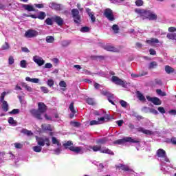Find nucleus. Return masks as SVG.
Segmentation results:
<instances>
[{
	"label": "nucleus",
	"mask_w": 176,
	"mask_h": 176,
	"mask_svg": "<svg viewBox=\"0 0 176 176\" xmlns=\"http://www.w3.org/2000/svg\"><path fill=\"white\" fill-rule=\"evenodd\" d=\"M59 86L60 87H67V82H65V81L64 80H61L60 82H59Z\"/></svg>",
	"instance_id": "obj_50"
},
{
	"label": "nucleus",
	"mask_w": 176,
	"mask_h": 176,
	"mask_svg": "<svg viewBox=\"0 0 176 176\" xmlns=\"http://www.w3.org/2000/svg\"><path fill=\"white\" fill-rule=\"evenodd\" d=\"M126 142H140V141H138V140H135L133 139L132 138L130 137H125L122 139H119L118 140H116L114 142V144H118V145H123L124 144H126Z\"/></svg>",
	"instance_id": "obj_7"
},
{
	"label": "nucleus",
	"mask_w": 176,
	"mask_h": 176,
	"mask_svg": "<svg viewBox=\"0 0 176 176\" xmlns=\"http://www.w3.org/2000/svg\"><path fill=\"white\" fill-rule=\"evenodd\" d=\"M137 94H138V98L140 101H146V99L145 98V96H144V95H142V94H141V92L138 91Z\"/></svg>",
	"instance_id": "obj_34"
},
{
	"label": "nucleus",
	"mask_w": 176,
	"mask_h": 176,
	"mask_svg": "<svg viewBox=\"0 0 176 176\" xmlns=\"http://www.w3.org/2000/svg\"><path fill=\"white\" fill-rule=\"evenodd\" d=\"M41 91H43V93H45V94L49 93V89L46 87H41Z\"/></svg>",
	"instance_id": "obj_54"
},
{
	"label": "nucleus",
	"mask_w": 176,
	"mask_h": 176,
	"mask_svg": "<svg viewBox=\"0 0 176 176\" xmlns=\"http://www.w3.org/2000/svg\"><path fill=\"white\" fill-rule=\"evenodd\" d=\"M86 12L90 16L92 23H94L96 21V16H94V14L91 12V10H90L89 8H86Z\"/></svg>",
	"instance_id": "obj_19"
},
{
	"label": "nucleus",
	"mask_w": 176,
	"mask_h": 176,
	"mask_svg": "<svg viewBox=\"0 0 176 176\" xmlns=\"http://www.w3.org/2000/svg\"><path fill=\"white\" fill-rule=\"evenodd\" d=\"M157 156L158 157V160L160 162L161 170L166 174V173H168V170L170 168H173V165L170 164V166L167 165V163H170V159L167 157V155L166 154V151L160 148L157 151Z\"/></svg>",
	"instance_id": "obj_1"
},
{
	"label": "nucleus",
	"mask_w": 176,
	"mask_h": 176,
	"mask_svg": "<svg viewBox=\"0 0 176 176\" xmlns=\"http://www.w3.org/2000/svg\"><path fill=\"white\" fill-rule=\"evenodd\" d=\"M6 94V91L3 92L0 98V101L2 102L1 108L4 112H8V111H9V105L8 104V102L3 100H5V96Z\"/></svg>",
	"instance_id": "obj_9"
},
{
	"label": "nucleus",
	"mask_w": 176,
	"mask_h": 176,
	"mask_svg": "<svg viewBox=\"0 0 176 176\" xmlns=\"http://www.w3.org/2000/svg\"><path fill=\"white\" fill-rule=\"evenodd\" d=\"M165 72L166 74H173L174 72V68L171 67L170 66L166 65L165 66Z\"/></svg>",
	"instance_id": "obj_31"
},
{
	"label": "nucleus",
	"mask_w": 176,
	"mask_h": 176,
	"mask_svg": "<svg viewBox=\"0 0 176 176\" xmlns=\"http://www.w3.org/2000/svg\"><path fill=\"white\" fill-rule=\"evenodd\" d=\"M72 16L76 24H80V21H82V20L80 15L79 14V10L78 9L74 8L72 10Z\"/></svg>",
	"instance_id": "obj_8"
},
{
	"label": "nucleus",
	"mask_w": 176,
	"mask_h": 176,
	"mask_svg": "<svg viewBox=\"0 0 176 176\" xmlns=\"http://www.w3.org/2000/svg\"><path fill=\"white\" fill-rule=\"evenodd\" d=\"M10 49V45L8 42H5V43L1 46V50H9Z\"/></svg>",
	"instance_id": "obj_37"
},
{
	"label": "nucleus",
	"mask_w": 176,
	"mask_h": 176,
	"mask_svg": "<svg viewBox=\"0 0 176 176\" xmlns=\"http://www.w3.org/2000/svg\"><path fill=\"white\" fill-rule=\"evenodd\" d=\"M146 43H148V45H153V43H159V39L153 38L150 40H147Z\"/></svg>",
	"instance_id": "obj_29"
},
{
	"label": "nucleus",
	"mask_w": 176,
	"mask_h": 176,
	"mask_svg": "<svg viewBox=\"0 0 176 176\" xmlns=\"http://www.w3.org/2000/svg\"><path fill=\"white\" fill-rule=\"evenodd\" d=\"M98 122H99V124L104 123V122H105V118L101 117L100 118H98Z\"/></svg>",
	"instance_id": "obj_58"
},
{
	"label": "nucleus",
	"mask_w": 176,
	"mask_h": 176,
	"mask_svg": "<svg viewBox=\"0 0 176 176\" xmlns=\"http://www.w3.org/2000/svg\"><path fill=\"white\" fill-rule=\"evenodd\" d=\"M9 113H10V115H17V113H20V110L18 109H14Z\"/></svg>",
	"instance_id": "obj_45"
},
{
	"label": "nucleus",
	"mask_w": 176,
	"mask_h": 176,
	"mask_svg": "<svg viewBox=\"0 0 176 176\" xmlns=\"http://www.w3.org/2000/svg\"><path fill=\"white\" fill-rule=\"evenodd\" d=\"M170 142L173 145H176V138H172L170 140Z\"/></svg>",
	"instance_id": "obj_64"
},
{
	"label": "nucleus",
	"mask_w": 176,
	"mask_h": 176,
	"mask_svg": "<svg viewBox=\"0 0 176 176\" xmlns=\"http://www.w3.org/2000/svg\"><path fill=\"white\" fill-rule=\"evenodd\" d=\"M24 87L28 91H32V88L31 87L28 85H25Z\"/></svg>",
	"instance_id": "obj_62"
},
{
	"label": "nucleus",
	"mask_w": 176,
	"mask_h": 176,
	"mask_svg": "<svg viewBox=\"0 0 176 176\" xmlns=\"http://www.w3.org/2000/svg\"><path fill=\"white\" fill-rule=\"evenodd\" d=\"M86 101L89 104V105H94V104H96L94 99L91 98H87Z\"/></svg>",
	"instance_id": "obj_39"
},
{
	"label": "nucleus",
	"mask_w": 176,
	"mask_h": 176,
	"mask_svg": "<svg viewBox=\"0 0 176 176\" xmlns=\"http://www.w3.org/2000/svg\"><path fill=\"white\" fill-rule=\"evenodd\" d=\"M135 3L136 6H142V5H144V1L136 0Z\"/></svg>",
	"instance_id": "obj_46"
},
{
	"label": "nucleus",
	"mask_w": 176,
	"mask_h": 176,
	"mask_svg": "<svg viewBox=\"0 0 176 176\" xmlns=\"http://www.w3.org/2000/svg\"><path fill=\"white\" fill-rule=\"evenodd\" d=\"M19 65L21 68H27V65H28V64L27 63V60H21Z\"/></svg>",
	"instance_id": "obj_36"
},
{
	"label": "nucleus",
	"mask_w": 176,
	"mask_h": 176,
	"mask_svg": "<svg viewBox=\"0 0 176 176\" xmlns=\"http://www.w3.org/2000/svg\"><path fill=\"white\" fill-rule=\"evenodd\" d=\"M42 129L45 131H52V130L50 124H44L42 125Z\"/></svg>",
	"instance_id": "obj_32"
},
{
	"label": "nucleus",
	"mask_w": 176,
	"mask_h": 176,
	"mask_svg": "<svg viewBox=\"0 0 176 176\" xmlns=\"http://www.w3.org/2000/svg\"><path fill=\"white\" fill-rule=\"evenodd\" d=\"M157 94H159V96H161L162 97H166V92H163L162 89H157Z\"/></svg>",
	"instance_id": "obj_42"
},
{
	"label": "nucleus",
	"mask_w": 176,
	"mask_h": 176,
	"mask_svg": "<svg viewBox=\"0 0 176 176\" xmlns=\"http://www.w3.org/2000/svg\"><path fill=\"white\" fill-rule=\"evenodd\" d=\"M52 141L54 145H57V146H61V143L60 142V140L56 139V137H52Z\"/></svg>",
	"instance_id": "obj_28"
},
{
	"label": "nucleus",
	"mask_w": 176,
	"mask_h": 176,
	"mask_svg": "<svg viewBox=\"0 0 176 176\" xmlns=\"http://www.w3.org/2000/svg\"><path fill=\"white\" fill-rule=\"evenodd\" d=\"M8 123L10 124H16V121L13 119V118L12 117H10L8 118Z\"/></svg>",
	"instance_id": "obj_51"
},
{
	"label": "nucleus",
	"mask_w": 176,
	"mask_h": 176,
	"mask_svg": "<svg viewBox=\"0 0 176 176\" xmlns=\"http://www.w3.org/2000/svg\"><path fill=\"white\" fill-rule=\"evenodd\" d=\"M25 80L26 82H31L32 83H39L38 78H31L30 77H26Z\"/></svg>",
	"instance_id": "obj_26"
},
{
	"label": "nucleus",
	"mask_w": 176,
	"mask_h": 176,
	"mask_svg": "<svg viewBox=\"0 0 176 176\" xmlns=\"http://www.w3.org/2000/svg\"><path fill=\"white\" fill-rule=\"evenodd\" d=\"M61 45L63 47H67L71 45V41H63L61 42Z\"/></svg>",
	"instance_id": "obj_40"
},
{
	"label": "nucleus",
	"mask_w": 176,
	"mask_h": 176,
	"mask_svg": "<svg viewBox=\"0 0 176 176\" xmlns=\"http://www.w3.org/2000/svg\"><path fill=\"white\" fill-rule=\"evenodd\" d=\"M69 109L72 112L70 114V118H74L75 113H76V111H75V108H74V102H72L69 105Z\"/></svg>",
	"instance_id": "obj_24"
},
{
	"label": "nucleus",
	"mask_w": 176,
	"mask_h": 176,
	"mask_svg": "<svg viewBox=\"0 0 176 176\" xmlns=\"http://www.w3.org/2000/svg\"><path fill=\"white\" fill-rule=\"evenodd\" d=\"M45 68L50 69V68H53V65L52 63H46L45 65Z\"/></svg>",
	"instance_id": "obj_57"
},
{
	"label": "nucleus",
	"mask_w": 176,
	"mask_h": 176,
	"mask_svg": "<svg viewBox=\"0 0 176 176\" xmlns=\"http://www.w3.org/2000/svg\"><path fill=\"white\" fill-rule=\"evenodd\" d=\"M21 133H22L23 134H25V135H28V137H31V135H34L32 131H29L26 129H21Z\"/></svg>",
	"instance_id": "obj_23"
},
{
	"label": "nucleus",
	"mask_w": 176,
	"mask_h": 176,
	"mask_svg": "<svg viewBox=\"0 0 176 176\" xmlns=\"http://www.w3.org/2000/svg\"><path fill=\"white\" fill-rule=\"evenodd\" d=\"M14 63V58H13V56H10L8 58V64L10 65H12Z\"/></svg>",
	"instance_id": "obj_44"
},
{
	"label": "nucleus",
	"mask_w": 176,
	"mask_h": 176,
	"mask_svg": "<svg viewBox=\"0 0 176 176\" xmlns=\"http://www.w3.org/2000/svg\"><path fill=\"white\" fill-rule=\"evenodd\" d=\"M70 124H72V126H74V127H79L80 124H79V122H78L72 121L70 122Z\"/></svg>",
	"instance_id": "obj_52"
},
{
	"label": "nucleus",
	"mask_w": 176,
	"mask_h": 176,
	"mask_svg": "<svg viewBox=\"0 0 176 176\" xmlns=\"http://www.w3.org/2000/svg\"><path fill=\"white\" fill-rule=\"evenodd\" d=\"M23 8L25 9V10H28V12H35V8H34V6L31 4H24L23 6Z\"/></svg>",
	"instance_id": "obj_17"
},
{
	"label": "nucleus",
	"mask_w": 176,
	"mask_h": 176,
	"mask_svg": "<svg viewBox=\"0 0 176 176\" xmlns=\"http://www.w3.org/2000/svg\"><path fill=\"white\" fill-rule=\"evenodd\" d=\"M158 111H159V112H160L161 113H166V110H164V108L162 107H158Z\"/></svg>",
	"instance_id": "obj_59"
},
{
	"label": "nucleus",
	"mask_w": 176,
	"mask_h": 176,
	"mask_svg": "<svg viewBox=\"0 0 176 176\" xmlns=\"http://www.w3.org/2000/svg\"><path fill=\"white\" fill-rule=\"evenodd\" d=\"M105 50H107V52H117L116 48H115L112 45H107L104 46Z\"/></svg>",
	"instance_id": "obj_25"
},
{
	"label": "nucleus",
	"mask_w": 176,
	"mask_h": 176,
	"mask_svg": "<svg viewBox=\"0 0 176 176\" xmlns=\"http://www.w3.org/2000/svg\"><path fill=\"white\" fill-rule=\"evenodd\" d=\"M39 32L35 30H29L25 33V36L26 38H35L38 36Z\"/></svg>",
	"instance_id": "obj_12"
},
{
	"label": "nucleus",
	"mask_w": 176,
	"mask_h": 176,
	"mask_svg": "<svg viewBox=\"0 0 176 176\" xmlns=\"http://www.w3.org/2000/svg\"><path fill=\"white\" fill-rule=\"evenodd\" d=\"M100 153H106L107 155H111L112 156H113V155H115V153H113L112 151H111L109 148H107V147H102L100 146Z\"/></svg>",
	"instance_id": "obj_16"
},
{
	"label": "nucleus",
	"mask_w": 176,
	"mask_h": 176,
	"mask_svg": "<svg viewBox=\"0 0 176 176\" xmlns=\"http://www.w3.org/2000/svg\"><path fill=\"white\" fill-rule=\"evenodd\" d=\"M72 152H74L75 153H79L82 155V153H85V152H87V151H93L94 152H100L101 149V145H94V146H85L80 147H71L70 148Z\"/></svg>",
	"instance_id": "obj_3"
},
{
	"label": "nucleus",
	"mask_w": 176,
	"mask_h": 176,
	"mask_svg": "<svg viewBox=\"0 0 176 176\" xmlns=\"http://www.w3.org/2000/svg\"><path fill=\"white\" fill-rule=\"evenodd\" d=\"M111 82H113V83H115V85L122 86V87H124L125 89H127V86L129 85V83H127L126 80L120 79L119 77L115 76H112Z\"/></svg>",
	"instance_id": "obj_6"
},
{
	"label": "nucleus",
	"mask_w": 176,
	"mask_h": 176,
	"mask_svg": "<svg viewBox=\"0 0 176 176\" xmlns=\"http://www.w3.org/2000/svg\"><path fill=\"white\" fill-rule=\"evenodd\" d=\"M90 126H95L97 124H100V121L98 120H91L89 122Z\"/></svg>",
	"instance_id": "obj_48"
},
{
	"label": "nucleus",
	"mask_w": 176,
	"mask_h": 176,
	"mask_svg": "<svg viewBox=\"0 0 176 176\" xmlns=\"http://www.w3.org/2000/svg\"><path fill=\"white\" fill-rule=\"evenodd\" d=\"M157 67V63L153 61L149 63L148 65V68L150 69H153V68H156Z\"/></svg>",
	"instance_id": "obj_38"
},
{
	"label": "nucleus",
	"mask_w": 176,
	"mask_h": 176,
	"mask_svg": "<svg viewBox=\"0 0 176 176\" xmlns=\"http://www.w3.org/2000/svg\"><path fill=\"white\" fill-rule=\"evenodd\" d=\"M53 20L59 27H61L64 24V19L58 16H53Z\"/></svg>",
	"instance_id": "obj_15"
},
{
	"label": "nucleus",
	"mask_w": 176,
	"mask_h": 176,
	"mask_svg": "<svg viewBox=\"0 0 176 176\" xmlns=\"http://www.w3.org/2000/svg\"><path fill=\"white\" fill-rule=\"evenodd\" d=\"M71 145H72V142L71 141H67L66 143L63 144V146H65L66 149H69V151H72L71 150V148H78V146H74Z\"/></svg>",
	"instance_id": "obj_21"
},
{
	"label": "nucleus",
	"mask_w": 176,
	"mask_h": 176,
	"mask_svg": "<svg viewBox=\"0 0 176 176\" xmlns=\"http://www.w3.org/2000/svg\"><path fill=\"white\" fill-rule=\"evenodd\" d=\"M38 110L32 109L30 112L34 118L41 120H42V114L46 112V104L42 102H38Z\"/></svg>",
	"instance_id": "obj_5"
},
{
	"label": "nucleus",
	"mask_w": 176,
	"mask_h": 176,
	"mask_svg": "<svg viewBox=\"0 0 176 176\" xmlns=\"http://www.w3.org/2000/svg\"><path fill=\"white\" fill-rule=\"evenodd\" d=\"M89 27H82L80 29V32H89Z\"/></svg>",
	"instance_id": "obj_53"
},
{
	"label": "nucleus",
	"mask_w": 176,
	"mask_h": 176,
	"mask_svg": "<svg viewBox=\"0 0 176 176\" xmlns=\"http://www.w3.org/2000/svg\"><path fill=\"white\" fill-rule=\"evenodd\" d=\"M61 151H63L61 149V146H58V148L56 149H54L53 151L54 155H60V153H61Z\"/></svg>",
	"instance_id": "obj_41"
},
{
	"label": "nucleus",
	"mask_w": 176,
	"mask_h": 176,
	"mask_svg": "<svg viewBox=\"0 0 176 176\" xmlns=\"http://www.w3.org/2000/svg\"><path fill=\"white\" fill-rule=\"evenodd\" d=\"M45 17H46V13L45 12H39L37 16V19L39 20H45Z\"/></svg>",
	"instance_id": "obj_27"
},
{
	"label": "nucleus",
	"mask_w": 176,
	"mask_h": 176,
	"mask_svg": "<svg viewBox=\"0 0 176 176\" xmlns=\"http://www.w3.org/2000/svg\"><path fill=\"white\" fill-rule=\"evenodd\" d=\"M107 142H108V138H103L96 140V144H98V145H100V146L101 145H105Z\"/></svg>",
	"instance_id": "obj_18"
},
{
	"label": "nucleus",
	"mask_w": 176,
	"mask_h": 176,
	"mask_svg": "<svg viewBox=\"0 0 176 176\" xmlns=\"http://www.w3.org/2000/svg\"><path fill=\"white\" fill-rule=\"evenodd\" d=\"M136 130H138V131H139V133H143V134H146V135H153V131L148 130V129H145L142 127L137 128Z\"/></svg>",
	"instance_id": "obj_14"
},
{
	"label": "nucleus",
	"mask_w": 176,
	"mask_h": 176,
	"mask_svg": "<svg viewBox=\"0 0 176 176\" xmlns=\"http://www.w3.org/2000/svg\"><path fill=\"white\" fill-rule=\"evenodd\" d=\"M116 168H118L119 170H123L124 171H129L130 168L126 165H123L121 164H119L118 165L116 166Z\"/></svg>",
	"instance_id": "obj_20"
},
{
	"label": "nucleus",
	"mask_w": 176,
	"mask_h": 176,
	"mask_svg": "<svg viewBox=\"0 0 176 176\" xmlns=\"http://www.w3.org/2000/svg\"><path fill=\"white\" fill-rule=\"evenodd\" d=\"M22 52H23L24 53H30V50H28V48L25 47H23L21 48Z\"/></svg>",
	"instance_id": "obj_60"
},
{
	"label": "nucleus",
	"mask_w": 176,
	"mask_h": 176,
	"mask_svg": "<svg viewBox=\"0 0 176 176\" xmlns=\"http://www.w3.org/2000/svg\"><path fill=\"white\" fill-rule=\"evenodd\" d=\"M36 140L38 146H33L34 152H42V146H45V144L47 146H50V138L49 137H36Z\"/></svg>",
	"instance_id": "obj_4"
},
{
	"label": "nucleus",
	"mask_w": 176,
	"mask_h": 176,
	"mask_svg": "<svg viewBox=\"0 0 176 176\" xmlns=\"http://www.w3.org/2000/svg\"><path fill=\"white\" fill-rule=\"evenodd\" d=\"M135 13L138 14L139 17L142 19V20H151L152 21L157 20V15L151 10H146L141 8H138L135 10Z\"/></svg>",
	"instance_id": "obj_2"
},
{
	"label": "nucleus",
	"mask_w": 176,
	"mask_h": 176,
	"mask_svg": "<svg viewBox=\"0 0 176 176\" xmlns=\"http://www.w3.org/2000/svg\"><path fill=\"white\" fill-rule=\"evenodd\" d=\"M45 41L47 43H53V42H54V37L52 36H47L45 38Z\"/></svg>",
	"instance_id": "obj_35"
},
{
	"label": "nucleus",
	"mask_w": 176,
	"mask_h": 176,
	"mask_svg": "<svg viewBox=\"0 0 176 176\" xmlns=\"http://www.w3.org/2000/svg\"><path fill=\"white\" fill-rule=\"evenodd\" d=\"M105 17L109 20V21H113L115 20V16H113V12L112 10L107 8L104 10V13Z\"/></svg>",
	"instance_id": "obj_11"
},
{
	"label": "nucleus",
	"mask_w": 176,
	"mask_h": 176,
	"mask_svg": "<svg viewBox=\"0 0 176 176\" xmlns=\"http://www.w3.org/2000/svg\"><path fill=\"white\" fill-rule=\"evenodd\" d=\"M32 60L34 63L38 65V67H42V65H45V60H43V58L41 57L40 56L35 55L33 56Z\"/></svg>",
	"instance_id": "obj_10"
},
{
	"label": "nucleus",
	"mask_w": 176,
	"mask_h": 176,
	"mask_svg": "<svg viewBox=\"0 0 176 176\" xmlns=\"http://www.w3.org/2000/svg\"><path fill=\"white\" fill-rule=\"evenodd\" d=\"M112 30L114 31L115 34H118V32H119V26L118 25H113Z\"/></svg>",
	"instance_id": "obj_43"
},
{
	"label": "nucleus",
	"mask_w": 176,
	"mask_h": 176,
	"mask_svg": "<svg viewBox=\"0 0 176 176\" xmlns=\"http://www.w3.org/2000/svg\"><path fill=\"white\" fill-rule=\"evenodd\" d=\"M116 123L119 126V127H120L121 126L123 125V120H120L117 121Z\"/></svg>",
	"instance_id": "obj_63"
},
{
	"label": "nucleus",
	"mask_w": 176,
	"mask_h": 176,
	"mask_svg": "<svg viewBox=\"0 0 176 176\" xmlns=\"http://www.w3.org/2000/svg\"><path fill=\"white\" fill-rule=\"evenodd\" d=\"M50 7H51L52 9H54L55 10H60V9H61V6L56 3H51L50 4Z\"/></svg>",
	"instance_id": "obj_22"
},
{
	"label": "nucleus",
	"mask_w": 176,
	"mask_h": 176,
	"mask_svg": "<svg viewBox=\"0 0 176 176\" xmlns=\"http://www.w3.org/2000/svg\"><path fill=\"white\" fill-rule=\"evenodd\" d=\"M47 85L50 87H52L54 85V81L53 80H52V79H50V80H47Z\"/></svg>",
	"instance_id": "obj_49"
},
{
	"label": "nucleus",
	"mask_w": 176,
	"mask_h": 176,
	"mask_svg": "<svg viewBox=\"0 0 176 176\" xmlns=\"http://www.w3.org/2000/svg\"><path fill=\"white\" fill-rule=\"evenodd\" d=\"M120 104L121 107H122L123 108H126V107H127V102H126L123 100H120Z\"/></svg>",
	"instance_id": "obj_47"
},
{
	"label": "nucleus",
	"mask_w": 176,
	"mask_h": 176,
	"mask_svg": "<svg viewBox=\"0 0 176 176\" xmlns=\"http://www.w3.org/2000/svg\"><path fill=\"white\" fill-rule=\"evenodd\" d=\"M14 145L16 149H21L23 148V145L20 143H14Z\"/></svg>",
	"instance_id": "obj_55"
},
{
	"label": "nucleus",
	"mask_w": 176,
	"mask_h": 176,
	"mask_svg": "<svg viewBox=\"0 0 176 176\" xmlns=\"http://www.w3.org/2000/svg\"><path fill=\"white\" fill-rule=\"evenodd\" d=\"M166 36L168 39L176 41V33H168Z\"/></svg>",
	"instance_id": "obj_33"
},
{
	"label": "nucleus",
	"mask_w": 176,
	"mask_h": 176,
	"mask_svg": "<svg viewBox=\"0 0 176 176\" xmlns=\"http://www.w3.org/2000/svg\"><path fill=\"white\" fill-rule=\"evenodd\" d=\"M45 24L47 25H53V23H54V19H53V17L52 18H47L45 21Z\"/></svg>",
	"instance_id": "obj_30"
},
{
	"label": "nucleus",
	"mask_w": 176,
	"mask_h": 176,
	"mask_svg": "<svg viewBox=\"0 0 176 176\" xmlns=\"http://www.w3.org/2000/svg\"><path fill=\"white\" fill-rule=\"evenodd\" d=\"M146 98L148 101H149L150 102H153L154 105H162V100H160V99H159L158 98H152L149 96H147Z\"/></svg>",
	"instance_id": "obj_13"
},
{
	"label": "nucleus",
	"mask_w": 176,
	"mask_h": 176,
	"mask_svg": "<svg viewBox=\"0 0 176 176\" xmlns=\"http://www.w3.org/2000/svg\"><path fill=\"white\" fill-rule=\"evenodd\" d=\"M168 32H176V28L174 27H170V28H168Z\"/></svg>",
	"instance_id": "obj_61"
},
{
	"label": "nucleus",
	"mask_w": 176,
	"mask_h": 176,
	"mask_svg": "<svg viewBox=\"0 0 176 176\" xmlns=\"http://www.w3.org/2000/svg\"><path fill=\"white\" fill-rule=\"evenodd\" d=\"M34 6L38 9H43V8H45V4H34Z\"/></svg>",
	"instance_id": "obj_56"
}]
</instances>
